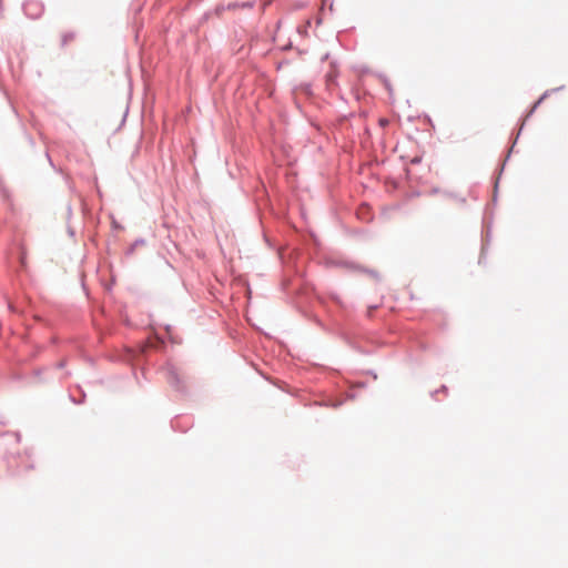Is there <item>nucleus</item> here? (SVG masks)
<instances>
[{"label": "nucleus", "mask_w": 568, "mask_h": 568, "mask_svg": "<svg viewBox=\"0 0 568 568\" xmlns=\"http://www.w3.org/2000/svg\"><path fill=\"white\" fill-rule=\"evenodd\" d=\"M73 39H74V36L72 33H65L62 36L63 44L68 43L69 41H72Z\"/></svg>", "instance_id": "f257e3e1"}]
</instances>
